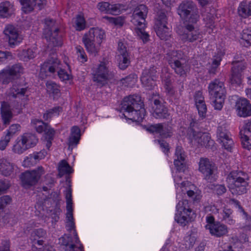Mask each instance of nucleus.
Returning <instances> with one entry per match:
<instances>
[{
	"instance_id": "f257e3e1",
	"label": "nucleus",
	"mask_w": 251,
	"mask_h": 251,
	"mask_svg": "<svg viewBox=\"0 0 251 251\" xmlns=\"http://www.w3.org/2000/svg\"><path fill=\"white\" fill-rule=\"evenodd\" d=\"M27 89L21 85L14 84L6 92V101L1 103L0 114L3 125L10 123L14 116L21 112L22 106L28 100Z\"/></svg>"
},
{
	"instance_id": "f03ea898",
	"label": "nucleus",
	"mask_w": 251,
	"mask_h": 251,
	"mask_svg": "<svg viewBox=\"0 0 251 251\" xmlns=\"http://www.w3.org/2000/svg\"><path fill=\"white\" fill-rule=\"evenodd\" d=\"M185 155L180 146H177L176 149L174 165L178 171L174 176V181L176 183V197L180 195L187 194L194 201H199L201 197V192L197 189L196 186L191 182L188 181L179 183L181 179V172L185 171L186 166L185 164Z\"/></svg>"
},
{
	"instance_id": "7ed1b4c3",
	"label": "nucleus",
	"mask_w": 251,
	"mask_h": 251,
	"mask_svg": "<svg viewBox=\"0 0 251 251\" xmlns=\"http://www.w3.org/2000/svg\"><path fill=\"white\" fill-rule=\"evenodd\" d=\"M121 109L125 118L135 122H141L144 119L146 111L143 101L139 95H130L125 98L121 103Z\"/></svg>"
},
{
	"instance_id": "20e7f679",
	"label": "nucleus",
	"mask_w": 251,
	"mask_h": 251,
	"mask_svg": "<svg viewBox=\"0 0 251 251\" xmlns=\"http://www.w3.org/2000/svg\"><path fill=\"white\" fill-rule=\"evenodd\" d=\"M106 33L101 28H91L84 34L82 41L88 53L93 56L98 55L102 42L106 39Z\"/></svg>"
},
{
	"instance_id": "39448f33",
	"label": "nucleus",
	"mask_w": 251,
	"mask_h": 251,
	"mask_svg": "<svg viewBox=\"0 0 251 251\" xmlns=\"http://www.w3.org/2000/svg\"><path fill=\"white\" fill-rule=\"evenodd\" d=\"M147 13L146 6L139 5L134 10L131 20L135 33L144 42H147L149 38V35L145 31Z\"/></svg>"
},
{
	"instance_id": "423d86ee",
	"label": "nucleus",
	"mask_w": 251,
	"mask_h": 251,
	"mask_svg": "<svg viewBox=\"0 0 251 251\" xmlns=\"http://www.w3.org/2000/svg\"><path fill=\"white\" fill-rule=\"evenodd\" d=\"M208 90L212 99L213 106L216 110H221L226 94L224 82L218 79H215L209 83Z\"/></svg>"
},
{
	"instance_id": "0eeeda50",
	"label": "nucleus",
	"mask_w": 251,
	"mask_h": 251,
	"mask_svg": "<svg viewBox=\"0 0 251 251\" xmlns=\"http://www.w3.org/2000/svg\"><path fill=\"white\" fill-rule=\"evenodd\" d=\"M177 12L180 16L183 24L191 23L196 24L199 16L196 5L192 1L185 0L179 5Z\"/></svg>"
},
{
	"instance_id": "6e6552de",
	"label": "nucleus",
	"mask_w": 251,
	"mask_h": 251,
	"mask_svg": "<svg viewBox=\"0 0 251 251\" xmlns=\"http://www.w3.org/2000/svg\"><path fill=\"white\" fill-rule=\"evenodd\" d=\"M38 140L32 133H25L16 138L12 147V151L17 154H22L27 150L36 146Z\"/></svg>"
},
{
	"instance_id": "1a4fd4ad",
	"label": "nucleus",
	"mask_w": 251,
	"mask_h": 251,
	"mask_svg": "<svg viewBox=\"0 0 251 251\" xmlns=\"http://www.w3.org/2000/svg\"><path fill=\"white\" fill-rule=\"evenodd\" d=\"M194 24L188 23L184 24L183 26L177 28L176 31L183 42H201L202 41L203 33L199 29L195 28Z\"/></svg>"
},
{
	"instance_id": "9d476101",
	"label": "nucleus",
	"mask_w": 251,
	"mask_h": 251,
	"mask_svg": "<svg viewBox=\"0 0 251 251\" xmlns=\"http://www.w3.org/2000/svg\"><path fill=\"white\" fill-rule=\"evenodd\" d=\"M176 213L175 220L182 226L194 221L196 214L190 208L189 201L186 200L180 201L176 206Z\"/></svg>"
},
{
	"instance_id": "9b49d317",
	"label": "nucleus",
	"mask_w": 251,
	"mask_h": 251,
	"mask_svg": "<svg viewBox=\"0 0 251 251\" xmlns=\"http://www.w3.org/2000/svg\"><path fill=\"white\" fill-rule=\"evenodd\" d=\"M226 183L231 193L233 195H242L247 192V181L236 171L230 172L226 178Z\"/></svg>"
},
{
	"instance_id": "f8f14e48",
	"label": "nucleus",
	"mask_w": 251,
	"mask_h": 251,
	"mask_svg": "<svg viewBox=\"0 0 251 251\" xmlns=\"http://www.w3.org/2000/svg\"><path fill=\"white\" fill-rule=\"evenodd\" d=\"M58 30L55 21L49 18L45 19L43 34L47 40L49 42V45L54 47L62 45V38L58 34Z\"/></svg>"
},
{
	"instance_id": "ddd939ff",
	"label": "nucleus",
	"mask_w": 251,
	"mask_h": 251,
	"mask_svg": "<svg viewBox=\"0 0 251 251\" xmlns=\"http://www.w3.org/2000/svg\"><path fill=\"white\" fill-rule=\"evenodd\" d=\"M188 135L191 144L194 147L211 148L214 145V141L208 133L196 131L191 128Z\"/></svg>"
},
{
	"instance_id": "4468645a",
	"label": "nucleus",
	"mask_w": 251,
	"mask_h": 251,
	"mask_svg": "<svg viewBox=\"0 0 251 251\" xmlns=\"http://www.w3.org/2000/svg\"><path fill=\"white\" fill-rule=\"evenodd\" d=\"M46 232L42 228H38L33 230L30 235L32 242V250L33 251H55L50 246H43L44 239L46 238Z\"/></svg>"
},
{
	"instance_id": "2eb2a0df",
	"label": "nucleus",
	"mask_w": 251,
	"mask_h": 251,
	"mask_svg": "<svg viewBox=\"0 0 251 251\" xmlns=\"http://www.w3.org/2000/svg\"><path fill=\"white\" fill-rule=\"evenodd\" d=\"M45 171L43 167L40 166L30 171H26L21 176L23 187L27 188L36 185L40 180Z\"/></svg>"
},
{
	"instance_id": "dca6fc26",
	"label": "nucleus",
	"mask_w": 251,
	"mask_h": 251,
	"mask_svg": "<svg viewBox=\"0 0 251 251\" xmlns=\"http://www.w3.org/2000/svg\"><path fill=\"white\" fill-rule=\"evenodd\" d=\"M167 18L164 12H160L155 21L154 29L157 35L163 40H167L171 36V29L167 26Z\"/></svg>"
},
{
	"instance_id": "f3484780",
	"label": "nucleus",
	"mask_w": 251,
	"mask_h": 251,
	"mask_svg": "<svg viewBox=\"0 0 251 251\" xmlns=\"http://www.w3.org/2000/svg\"><path fill=\"white\" fill-rule=\"evenodd\" d=\"M109 62L101 61L93 70L94 81L100 85L104 84L110 76Z\"/></svg>"
},
{
	"instance_id": "a211bd4d",
	"label": "nucleus",
	"mask_w": 251,
	"mask_h": 251,
	"mask_svg": "<svg viewBox=\"0 0 251 251\" xmlns=\"http://www.w3.org/2000/svg\"><path fill=\"white\" fill-rule=\"evenodd\" d=\"M3 33L8 40L9 45L12 48L19 45L23 40L22 35L19 33L18 29L12 25H6Z\"/></svg>"
},
{
	"instance_id": "6ab92c4d",
	"label": "nucleus",
	"mask_w": 251,
	"mask_h": 251,
	"mask_svg": "<svg viewBox=\"0 0 251 251\" xmlns=\"http://www.w3.org/2000/svg\"><path fill=\"white\" fill-rule=\"evenodd\" d=\"M157 68L155 67L144 69L141 76V81L143 87L147 90H152L155 86L157 77Z\"/></svg>"
},
{
	"instance_id": "aec40b11",
	"label": "nucleus",
	"mask_w": 251,
	"mask_h": 251,
	"mask_svg": "<svg viewBox=\"0 0 251 251\" xmlns=\"http://www.w3.org/2000/svg\"><path fill=\"white\" fill-rule=\"evenodd\" d=\"M23 72V68L19 64L7 67L0 72V81L2 83H8L12 78L20 75Z\"/></svg>"
},
{
	"instance_id": "412c9836",
	"label": "nucleus",
	"mask_w": 251,
	"mask_h": 251,
	"mask_svg": "<svg viewBox=\"0 0 251 251\" xmlns=\"http://www.w3.org/2000/svg\"><path fill=\"white\" fill-rule=\"evenodd\" d=\"M232 74L230 78L232 84L239 85L241 84L243 79V71L246 67V63L244 61H233Z\"/></svg>"
},
{
	"instance_id": "4be33fe9",
	"label": "nucleus",
	"mask_w": 251,
	"mask_h": 251,
	"mask_svg": "<svg viewBox=\"0 0 251 251\" xmlns=\"http://www.w3.org/2000/svg\"><path fill=\"white\" fill-rule=\"evenodd\" d=\"M218 141L222 147L227 151H231L233 142L230 137V134L227 129L222 126H219L217 131Z\"/></svg>"
},
{
	"instance_id": "5701e85b",
	"label": "nucleus",
	"mask_w": 251,
	"mask_h": 251,
	"mask_svg": "<svg viewBox=\"0 0 251 251\" xmlns=\"http://www.w3.org/2000/svg\"><path fill=\"white\" fill-rule=\"evenodd\" d=\"M235 109L239 117L246 118L251 116V103L245 98H239L236 100Z\"/></svg>"
},
{
	"instance_id": "b1692460",
	"label": "nucleus",
	"mask_w": 251,
	"mask_h": 251,
	"mask_svg": "<svg viewBox=\"0 0 251 251\" xmlns=\"http://www.w3.org/2000/svg\"><path fill=\"white\" fill-rule=\"evenodd\" d=\"M151 100L153 101L152 113L153 116L157 119L167 118L169 116L168 110L161 103L158 96L155 95V98H152Z\"/></svg>"
},
{
	"instance_id": "393cba45",
	"label": "nucleus",
	"mask_w": 251,
	"mask_h": 251,
	"mask_svg": "<svg viewBox=\"0 0 251 251\" xmlns=\"http://www.w3.org/2000/svg\"><path fill=\"white\" fill-rule=\"evenodd\" d=\"M215 170L214 163L206 158H201L199 163V170L206 179H209Z\"/></svg>"
},
{
	"instance_id": "a878e982",
	"label": "nucleus",
	"mask_w": 251,
	"mask_h": 251,
	"mask_svg": "<svg viewBox=\"0 0 251 251\" xmlns=\"http://www.w3.org/2000/svg\"><path fill=\"white\" fill-rule=\"evenodd\" d=\"M148 129L150 132L158 134L164 138L171 137L173 133L172 127L166 124L153 125L151 126Z\"/></svg>"
},
{
	"instance_id": "bb28decb",
	"label": "nucleus",
	"mask_w": 251,
	"mask_h": 251,
	"mask_svg": "<svg viewBox=\"0 0 251 251\" xmlns=\"http://www.w3.org/2000/svg\"><path fill=\"white\" fill-rule=\"evenodd\" d=\"M242 144L244 148L251 149V120L248 121L241 131Z\"/></svg>"
},
{
	"instance_id": "cd10ccee",
	"label": "nucleus",
	"mask_w": 251,
	"mask_h": 251,
	"mask_svg": "<svg viewBox=\"0 0 251 251\" xmlns=\"http://www.w3.org/2000/svg\"><path fill=\"white\" fill-rule=\"evenodd\" d=\"M16 168V166L6 158L0 159V174L7 176L11 175Z\"/></svg>"
},
{
	"instance_id": "c85d7f7f",
	"label": "nucleus",
	"mask_w": 251,
	"mask_h": 251,
	"mask_svg": "<svg viewBox=\"0 0 251 251\" xmlns=\"http://www.w3.org/2000/svg\"><path fill=\"white\" fill-rule=\"evenodd\" d=\"M15 8L13 2L5 0L0 2V18H8L14 13Z\"/></svg>"
},
{
	"instance_id": "c756f323",
	"label": "nucleus",
	"mask_w": 251,
	"mask_h": 251,
	"mask_svg": "<svg viewBox=\"0 0 251 251\" xmlns=\"http://www.w3.org/2000/svg\"><path fill=\"white\" fill-rule=\"evenodd\" d=\"M60 240L63 241L64 251H84L80 242L76 243L75 237H74V243H73L71 238L67 236L62 237Z\"/></svg>"
},
{
	"instance_id": "7c9ffc66",
	"label": "nucleus",
	"mask_w": 251,
	"mask_h": 251,
	"mask_svg": "<svg viewBox=\"0 0 251 251\" xmlns=\"http://www.w3.org/2000/svg\"><path fill=\"white\" fill-rule=\"evenodd\" d=\"M59 61L55 57H52L47 62H45L41 66V77L44 78L42 73H47L49 71L50 73H54L56 70L59 68Z\"/></svg>"
},
{
	"instance_id": "2f4dec72",
	"label": "nucleus",
	"mask_w": 251,
	"mask_h": 251,
	"mask_svg": "<svg viewBox=\"0 0 251 251\" xmlns=\"http://www.w3.org/2000/svg\"><path fill=\"white\" fill-rule=\"evenodd\" d=\"M194 100L200 116L202 117H204L207 108L201 92H196L194 95Z\"/></svg>"
},
{
	"instance_id": "473e14b6",
	"label": "nucleus",
	"mask_w": 251,
	"mask_h": 251,
	"mask_svg": "<svg viewBox=\"0 0 251 251\" xmlns=\"http://www.w3.org/2000/svg\"><path fill=\"white\" fill-rule=\"evenodd\" d=\"M65 226L68 231L73 232L74 237H75L76 239V243H79V240L75 229V224L73 217V210H67Z\"/></svg>"
},
{
	"instance_id": "72a5a7b5",
	"label": "nucleus",
	"mask_w": 251,
	"mask_h": 251,
	"mask_svg": "<svg viewBox=\"0 0 251 251\" xmlns=\"http://www.w3.org/2000/svg\"><path fill=\"white\" fill-rule=\"evenodd\" d=\"M208 230L210 233L213 236L220 237L225 235L228 232L226 226L219 222H216L215 225L208 226Z\"/></svg>"
},
{
	"instance_id": "f704fd0d",
	"label": "nucleus",
	"mask_w": 251,
	"mask_h": 251,
	"mask_svg": "<svg viewBox=\"0 0 251 251\" xmlns=\"http://www.w3.org/2000/svg\"><path fill=\"white\" fill-rule=\"evenodd\" d=\"M237 14L241 19H245L251 16L249 1L243 0L239 3L237 8Z\"/></svg>"
},
{
	"instance_id": "c9c22d12",
	"label": "nucleus",
	"mask_w": 251,
	"mask_h": 251,
	"mask_svg": "<svg viewBox=\"0 0 251 251\" xmlns=\"http://www.w3.org/2000/svg\"><path fill=\"white\" fill-rule=\"evenodd\" d=\"M196 240V234L191 232L186 236L182 243L180 245L179 248L181 250L186 251L193 247Z\"/></svg>"
},
{
	"instance_id": "e433bc0d",
	"label": "nucleus",
	"mask_w": 251,
	"mask_h": 251,
	"mask_svg": "<svg viewBox=\"0 0 251 251\" xmlns=\"http://www.w3.org/2000/svg\"><path fill=\"white\" fill-rule=\"evenodd\" d=\"M170 65L175 70V72L180 75H184L189 70L188 65L182 59L178 61H176Z\"/></svg>"
},
{
	"instance_id": "4c0bfd02",
	"label": "nucleus",
	"mask_w": 251,
	"mask_h": 251,
	"mask_svg": "<svg viewBox=\"0 0 251 251\" xmlns=\"http://www.w3.org/2000/svg\"><path fill=\"white\" fill-rule=\"evenodd\" d=\"M31 124L33 126L36 128V131L39 133H41L43 132H45V135H48L49 133H48V131H50V130H54L53 128H51L50 126L45 123H44L43 121L34 119L31 121Z\"/></svg>"
},
{
	"instance_id": "58836bf2",
	"label": "nucleus",
	"mask_w": 251,
	"mask_h": 251,
	"mask_svg": "<svg viewBox=\"0 0 251 251\" xmlns=\"http://www.w3.org/2000/svg\"><path fill=\"white\" fill-rule=\"evenodd\" d=\"M63 107L60 106H55L47 110L43 115V118L45 121L50 120L52 118L58 117L63 112Z\"/></svg>"
},
{
	"instance_id": "ea45409f",
	"label": "nucleus",
	"mask_w": 251,
	"mask_h": 251,
	"mask_svg": "<svg viewBox=\"0 0 251 251\" xmlns=\"http://www.w3.org/2000/svg\"><path fill=\"white\" fill-rule=\"evenodd\" d=\"M223 53L222 51L218 52L212 59V62L210 64L209 72L210 74H215L217 69L220 64Z\"/></svg>"
},
{
	"instance_id": "a19ab883",
	"label": "nucleus",
	"mask_w": 251,
	"mask_h": 251,
	"mask_svg": "<svg viewBox=\"0 0 251 251\" xmlns=\"http://www.w3.org/2000/svg\"><path fill=\"white\" fill-rule=\"evenodd\" d=\"M161 77L166 93L170 96L174 95L175 94V90L172 86L171 81L170 79V74L166 72L164 75H162Z\"/></svg>"
},
{
	"instance_id": "79ce46f5",
	"label": "nucleus",
	"mask_w": 251,
	"mask_h": 251,
	"mask_svg": "<svg viewBox=\"0 0 251 251\" xmlns=\"http://www.w3.org/2000/svg\"><path fill=\"white\" fill-rule=\"evenodd\" d=\"M72 25L77 31L84 30L86 26V23L84 16L78 15L72 20Z\"/></svg>"
},
{
	"instance_id": "37998d69",
	"label": "nucleus",
	"mask_w": 251,
	"mask_h": 251,
	"mask_svg": "<svg viewBox=\"0 0 251 251\" xmlns=\"http://www.w3.org/2000/svg\"><path fill=\"white\" fill-rule=\"evenodd\" d=\"M240 44L244 47H249L251 45V29L243 30L240 40Z\"/></svg>"
},
{
	"instance_id": "c03bdc74",
	"label": "nucleus",
	"mask_w": 251,
	"mask_h": 251,
	"mask_svg": "<svg viewBox=\"0 0 251 251\" xmlns=\"http://www.w3.org/2000/svg\"><path fill=\"white\" fill-rule=\"evenodd\" d=\"M36 53V50L35 49H28L27 50H24L20 51L18 55L21 60L28 61L35 57Z\"/></svg>"
},
{
	"instance_id": "a18cd8bd",
	"label": "nucleus",
	"mask_w": 251,
	"mask_h": 251,
	"mask_svg": "<svg viewBox=\"0 0 251 251\" xmlns=\"http://www.w3.org/2000/svg\"><path fill=\"white\" fill-rule=\"evenodd\" d=\"M231 215L232 211L231 209L224 208L222 212L219 213L218 216L219 219L225 221L228 224L233 225L235 223V221L232 219Z\"/></svg>"
},
{
	"instance_id": "49530a36",
	"label": "nucleus",
	"mask_w": 251,
	"mask_h": 251,
	"mask_svg": "<svg viewBox=\"0 0 251 251\" xmlns=\"http://www.w3.org/2000/svg\"><path fill=\"white\" fill-rule=\"evenodd\" d=\"M80 129L76 126L71 128V133L69 139V146L76 145L78 143L80 138Z\"/></svg>"
},
{
	"instance_id": "de8ad7c7",
	"label": "nucleus",
	"mask_w": 251,
	"mask_h": 251,
	"mask_svg": "<svg viewBox=\"0 0 251 251\" xmlns=\"http://www.w3.org/2000/svg\"><path fill=\"white\" fill-rule=\"evenodd\" d=\"M58 175L61 177L65 174L71 173L72 169L69 164L65 160H63L58 164Z\"/></svg>"
},
{
	"instance_id": "09e8293b",
	"label": "nucleus",
	"mask_w": 251,
	"mask_h": 251,
	"mask_svg": "<svg viewBox=\"0 0 251 251\" xmlns=\"http://www.w3.org/2000/svg\"><path fill=\"white\" fill-rule=\"evenodd\" d=\"M102 19L106 23L121 26L123 25L125 20L122 17H113L108 16L102 17Z\"/></svg>"
},
{
	"instance_id": "8fccbe9b",
	"label": "nucleus",
	"mask_w": 251,
	"mask_h": 251,
	"mask_svg": "<svg viewBox=\"0 0 251 251\" xmlns=\"http://www.w3.org/2000/svg\"><path fill=\"white\" fill-rule=\"evenodd\" d=\"M118 60L119 68L122 70L125 69L130 64L128 53L118 54Z\"/></svg>"
},
{
	"instance_id": "3c124183",
	"label": "nucleus",
	"mask_w": 251,
	"mask_h": 251,
	"mask_svg": "<svg viewBox=\"0 0 251 251\" xmlns=\"http://www.w3.org/2000/svg\"><path fill=\"white\" fill-rule=\"evenodd\" d=\"M21 5L22 11L25 13L32 12L34 7L35 3H33L31 0H19Z\"/></svg>"
},
{
	"instance_id": "603ef678",
	"label": "nucleus",
	"mask_w": 251,
	"mask_h": 251,
	"mask_svg": "<svg viewBox=\"0 0 251 251\" xmlns=\"http://www.w3.org/2000/svg\"><path fill=\"white\" fill-rule=\"evenodd\" d=\"M181 57V51L177 50H172L169 51L167 54V58L170 65L173 64L175 62L179 61V59Z\"/></svg>"
},
{
	"instance_id": "864d4df0",
	"label": "nucleus",
	"mask_w": 251,
	"mask_h": 251,
	"mask_svg": "<svg viewBox=\"0 0 251 251\" xmlns=\"http://www.w3.org/2000/svg\"><path fill=\"white\" fill-rule=\"evenodd\" d=\"M58 75L60 80L65 83L71 84L73 77L72 75L65 71L61 69L58 72Z\"/></svg>"
},
{
	"instance_id": "5fc2aeb1",
	"label": "nucleus",
	"mask_w": 251,
	"mask_h": 251,
	"mask_svg": "<svg viewBox=\"0 0 251 251\" xmlns=\"http://www.w3.org/2000/svg\"><path fill=\"white\" fill-rule=\"evenodd\" d=\"M21 126L19 124H14L11 125L5 133V135H8L11 139L12 137L21 131Z\"/></svg>"
},
{
	"instance_id": "6e6d98bb",
	"label": "nucleus",
	"mask_w": 251,
	"mask_h": 251,
	"mask_svg": "<svg viewBox=\"0 0 251 251\" xmlns=\"http://www.w3.org/2000/svg\"><path fill=\"white\" fill-rule=\"evenodd\" d=\"M75 50L78 60L83 63L87 61V56L83 48L80 46H77Z\"/></svg>"
},
{
	"instance_id": "4d7b16f0",
	"label": "nucleus",
	"mask_w": 251,
	"mask_h": 251,
	"mask_svg": "<svg viewBox=\"0 0 251 251\" xmlns=\"http://www.w3.org/2000/svg\"><path fill=\"white\" fill-rule=\"evenodd\" d=\"M47 92L53 95H57L59 93V86L52 81H48L46 83Z\"/></svg>"
},
{
	"instance_id": "13d9d810",
	"label": "nucleus",
	"mask_w": 251,
	"mask_h": 251,
	"mask_svg": "<svg viewBox=\"0 0 251 251\" xmlns=\"http://www.w3.org/2000/svg\"><path fill=\"white\" fill-rule=\"evenodd\" d=\"M137 79V75L135 74H132L122 79L121 81L125 86L131 87L136 83Z\"/></svg>"
},
{
	"instance_id": "bf43d9fd",
	"label": "nucleus",
	"mask_w": 251,
	"mask_h": 251,
	"mask_svg": "<svg viewBox=\"0 0 251 251\" xmlns=\"http://www.w3.org/2000/svg\"><path fill=\"white\" fill-rule=\"evenodd\" d=\"M37 161L33 154H30L26 156L23 161L22 165L24 167H30L37 163Z\"/></svg>"
},
{
	"instance_id": "052dcab7",
	"label": "nucleus",
	"mask_w": 251,
	"mask_h": 251,
	"mask_svg": "<svg viewBox=\"0 0 251 251\" xmlns=\"http://www.w3.org/2000/svg\"><path fill=\"white\" fill-rule=\"evenodd\" d=\"M231 204H233L235 207L238 208L239 211L243 214L244 218H246L248 221V224L251 225V218L248 217L247 214L245 212L242 207L239 204V202L234 199L230 201Z\"/></svg>"
},
{
	"instance_id": "680f3d73",
	"label": "nucleus",
	"mask_w": 251,
	"mask_h": 251,
	"mask_svg": "<svg viewBox=\"0 0 251 251\" xmlns=\"http://www.w3.org/2000/svg\"><path fill=\"white\" fill-rule=\"evenodd\" d=\"M203 20L205 22L206 27L208 28L207 31L209 33H210L213 31V27H214L213 24V17L209 16H203Z\"/></svg>"
},
{
	"instance_id": "e2e57ef3",
	"label": "nucleus",
	"mask_w": 251,
	"mask_h": 251,
	"mask_svg": "<svg viewBox=\"0 0 251 251\" xmlns=\"http://www.w3.org/2000/svg\"><path fill=\"white\" fill-rule=\"evenodd\" d=\"M65 197L67 202V210H73L72 201V190L70 188H68L65 193Z\"/></svg>"
},
{
	"instance_id": "0e129e2a",
	"label": "nucleus",
	"mask_w": 251,
	"mask_h": 251,
	"mask_svg": "<svg viewBox=\"0 0 251 251\" xmlns=\"http://www.w3.org/2000/svg\"><path fill=\"white\" fill-rule=\"evenodd\" d=\"M11 139L8 135L4 134L0 139V151H4L8 146Z\"/></svg>"
},
{
	"instance_id": "69168bd1",
	"label": "nucleus",
	"mask_w": 251,
	"mask_h": 251,
	"mask_svg": "<svg viewBox=\"0 0 251 251\" xmlns=\"http://www.w3.org/2000/svg\"><path fill=\"white\" fill-rule=\"evenodd\" d=\"M48 132L49 134L45 135V138L46 147L48 149H49L51 146V141L53 139L55 131L54 130H50V131H48Z\"/></svg>"
},
{
	"instance_id": "338daca9",
	"label": "nucleus",
	"mask_w": 251,
	"mask_h": 251,
	"mask_svg": "<svg viewBox=\"0 0 251 251\" xmlns=\"http://www.w3.org/2000/svg\"><path fill=\"white\" fill-rule=\"evenodd\" d=\"M98 8L101 11L105 13H109V3L107 2H100L98 4Z\"/></svg>"
},
{
	"instance_id": "774afa93",
	"label": "nucleus",
	"mask_w": 251,
	"mask_h": 251,
	"mask_svg": "<svg viewBox=\"0 0 251 251\" xmlns=\"http://www.w3.org/2000/svg\"><path fill=\"white\" fill-rule=\"evenodd\" d=\"M118 51L119 54L128 53L126 50V45L122 41H120L118 43Z\"/></svg>"
}]
</instances>
